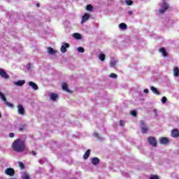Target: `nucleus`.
<instances>
[{
	"label": "nucleus",
	"mask_w": 179,
	"mask_h": 179,
	"mask_svg": "<svg viewBox=\"0 0 179 179\" xmlns=\"http://www.w3.org/2000/svg\"><path fill=\"white\" fill-rule=\"evenodd\" d=\"M99 60H101V62H104V60L106 59V55L104 54H101L99 56Z\"/></svg>",
	"instance_id": "a878e982"
},
{
	"label": "nucleus",
	"mask_w": 179,
	"mask_h": 179,
	"mask_svg": "<svg viewBox=\"0 0 179 179\" xmlns=\"http://www.w3.org/2000/svg\"><path fill=\"white\" fill-rule=\"evenodd\" d=\"M25 128H26L25 124L20 125V127H19V131H24Z\"/></svg>",
	"instance_id": "bb28decb"
},
{
	"label": "nucleus",
	"mask_w": 179,
	"mask_h": 179,
	"mask_svg": "<svg viewBox=\"0 0 179 179\" xmlns=\"http://www.w3.org/2000/svg\"><path fill=\"white\" fill-rule=\"evenodd\" d=\"M132 13H133L132 11H129V12H128V15H129V16H131V15H132Z\"/></svg>",
	"instance_id": "a19ab883"
},
{
	"label": "nucleus",
	"mask_w": 179,
	"mask_h": 179,
	"mask_svg": "<svg viewBox=\"0 0 179 179\" xmlns=\"http://www.w3.org/2000/svg\"><path fill=\"white\" fill-rule=\"evenodd\" d=\"M8 136H9L10 138H14V134H13V133H10V134H8Z\"/></svg>",
	"instance_id": "4c0bfd02"
},
{
	"label": "nucleus",
	"mask_w": 179,
	"mask_h": 179,
	"mask_svg": "<svg viewBox=\"0 0 179 179\" xmlns=\"http://www.w3.org/2000/svg\"><path fill=\"white\" fill-rule=\"evenodd\" d=\"M144 93L148 94V90H147V89L144 90Z\"/></svg>",
	"instance_id": "79ce46f5"
},
{
	"label": "nucleus",
	"mask_w": 179,
	"mask_h": 179,
	"mask_svg": "<svg viewBox=\"0 0 179 179\" xmlns=\"http://www.w3.org/2000/svg\"><path fill=\"white\" fill-rule=\"evenodd\" d=\"M119 27L122 30H127V26L125 23H121V24H120Z\"/></svg>",
	"instance_id": "4be33fe9"
},
{
	"label": "nucleus",
	"mask_w": 179,
	"mask_h": 179,
	"mask_svg": "<svg viewBox=\"0 0 179 179\" xmlns=\"http://www.w3.org/2000/svg\"><path fill=\"white\" fill-rule=\"evenodd\" d=\"M0 77L4 80L10 79V76L6 72V70L0 68Z\"/></svg>",
	"instance_id": "39448f33"
},
{
	"label": "nucleus",
	"mask_w": 179,
	"mask_h": 179,
	"mask_svg": "<svg viewBox=\"0 0 179 179\" xmlns=\"http://www.w3.org/2000/svg\"><path fill=\"white\" fill-rule=\"evenodd\" d=\"M63 45H69L68 43H63Z\"/></svg>",
	"instance_id": "c03bdc74"
},
{
	"label": "nucleus",
	"mask_w": 179,
	"mask_h": 179,
	"mask_svg": "<svg viewBox=\"0 0 179 179\" xmlns=\"http://www.w3.org/2000/svg\"><path fill=\"white\" fill-rule=\"evenodd\" d=\"M78 52H79L80 53H83V52H85V50L83 49V48L79 47V48H78Z\"/></svg>",
	"instance_id": "473e14b6"
},
{
	"label": "nucleus",
	"mask_w": 179,
	"mask_h": 179,
	"mask_svg": "<svg viewBox=\"0 0 179 179\" xmlns=\"http://www.w3.org/2000/svg\"><path fill=\"white\" fill-rule=\"evenodd\" d=\"M22 179H30V176H29V174L27 173H24L23 178Z\"/></svg>",
	"instance_id": "c756f323"
},
{
	"label": "nucleus",
	"mask_w": 179,
	"mask_h": 179,
	"mask_svg": "<svg viewBox=\"0 0 179 179\" xmlns=\"http://www.w3.org/2000/svg\"><path fill=\"white\" fill-rule=\"evenodd\" d=\"M90 155H91V150H87V152H85V154L83 155V159L85 160L88 159Z\"/></svg>",
	"instance_id": "ddd939ff"
},
{
	"label": "nucleus",
	"mask_w": 179,
	"mask_h": 179,
	"mask_svg": "<svg viewBox=\"0 0 179 179\" xmlns=\"http://www.w3.org/2000/svg\"><path fill=\"white\" fill-rule=\"evenodd\" d=\"M17 113L20 115H24V108H23L22 105H17Z\"/></svg>",
	"instance_id": "6e6552de"
},
{
	"label": "nucleus",
	"mask_w": 179,
	"mask_h": 179,
	"mask_svg": "<svg viewBox=\"0 0 179 179\" xmlns=\"http://www.w3.org/2000/svg\"><path fill=\"white\" fill-rule=\"evenodd\" d=\"M86 9H87V10L92 11V10H93V6L90 4H88L86 6Z\"/></svg>",
	"instance_id": "cd10ccee"
},
{
	"label": "nucleus",
	"mask_w": 179,
	"mask_h": 179,
	"mask_svg": "<svg viewBox=\"0 0 179 179\" xmlns=\"http://www.w3.org/2000/svg\"><path fill=\"white\" fill-rule=\"evenodd\" d=\"M69 47L70 46H62V48H60L62 53H66V52H67L66 49L69 48Z\"/></svg>",
	"instance_id": "b1692460"
},
{
	"label": "nucleus",
	"mask_w": 179,
	"mask_h": 179,
	"mask_svg": "<svg viewBox=\"0 0 179 179\" xmlns=\"http://www.w3.org/2000/svg\"><path fill=\"white\" fill-rule=\"evenodd\" d=\"M159 52H162V55H163V57H167V53L166 52V49H164V48H162L159 50Z\"/></svg>",
	"instance_id": "2eb2a0df"
},
{
	"label": "nucleus",
	"mask_w": 179,
	"mask_h": 179,
	"mask_svg": "<svg viewBox=\"0 0 179 179\" xmlns=\"http://www.w3.org/2000/svg\"><path fill=\"white\" fill-rule=\"evenodd\" d=\"M110 78L113 79L117 78V75L116 73H111L110 74Z\"/></svg>",
	"instance_id": "7c9ffc66"
},
{
	"label": "nucleus",
	"mask_w": 179,
	"mask_h": 179,
	"mask_svg": "<svg viewBox=\"0 0 179 179\" xmlns=\"http://www.w3.org/2000/svg\"><path fill=\"white\" fill-rule=\"evenodd\" d=\"M148 144L152 146V148L157 147V140L155 139V137L150 136L148 138Z\"/></svg>",
	"instance_id": "20e7f679"
},
{
	"label": "nucleus",
	"mask_w": 179,
	"mask_h": 179,
	"mask_svg": "<svg viewBox=\"0 0 179 179\" xmlns=\"http://www.w3.org/2000/svg\"><path fill=\"white\" fill-rule=\"evenodd\" d=\"M10 179H15V178H10Z\"/></svg>",
	"instance_id": "a18cd8bd"
},
{
	"label": "nucleus",
	"mask_w": 179,
	"mask_h": 179,
	"mask_svg": "<svg viewBox=\"0 0 179 179\" xmlns=\"http://www.w3.org/2000/svg\"><path fill=\"white\" fill-rule=\"evenodd\" d=\"M159 143L160 145H166L169 143V138L163 137L160 138Z\"/></svg>",
	"instance_id": "9d476101"
},
{
	"label": "nucleus",
	"mask_w": 179,
	"mask_h": 179,
	"mask_svg": "<svg viewBox=\"0 0 179 179\" xmlns=\"http://www.w3.org/2000/svg\"><path fill=\"white\" fill-rule=\"evenodd\" d=\"M173 76L175 77H178L179 76V69L178 67H175L173 69Z\"/></svg>",
	"instance_id": "dca6fc26"
},
{
	"label": "nucleus",
	"mask_w": 179,
	"mask_h": 179,
	"mask_svg": "<svg viewBox=\"0 0 179 179\" xmlns=\"http://www.w3.org/2000/svg\"><path fill=\"white\" fill-rule=\"evenodd\" d=\"M92 163L94 165H98V164H99V159H98L97 157L92 158Z\"/></svg>",
	"instance_id": "6ab92c4d"
},
{
	"label": "nucleus",
	"mask_w": 179,
	"mask_h": 179,
	"mask_svg": "<svg viewBox=\"0 0 179 179\" xmlns=\"http://www.w3.org/2000/svg\"><path fill=\"white\" fill-rule=\"evenodd\" d=\"M125 3L127 5H128V6H130V5H132V3H134V2L131 0H125Z\"/></svg>",
	"instance_id": "c85d7f7f"
},
{
	"label": "nucleus",
	"mask_w": 179,
	"mask_h": 179,
	"mask_svg": "<svg viewBox=\"0 0 179 179\" xmlns=\"http://www.w3.org/2000/svg\"><path fill=\"white\" fill-rule=\"evenodd\" d=\"M166 102H167V98L166 96L162 97V103H166Z\"/></svg>",
	"instance_id": "72a5a7b5"
},
{
	"label": "nucleus",
	"mask_w": 179,
	"mask_h": 179,
	"mask_svg": "<svg viewBox=\"0 0 179 179\" xmlns=\"http://www.w3.org/2000/svg\"><path fill=\"white\" fill-rule=\"evenodd\" d=\"M14 85L19 87L23 86V85H24V80H19L17 82H14Z\"/></svg>",
	"instance_id": "f3484780"
},
{
	"label": "nucleus",
	"mask_w": 179,
	"mask_h": 179,
	"mask_svg": "<svg viewBox=\"0 0 179 179\" xmlns=\"http://www.w3.org/2000/svg\"><path fill=\"white\" fill-rule=\"evenodd\" d=\"M116 64H117V61L116 60H114V59H111L110 61V67H114L116 66Z\"/></svg>",
	"instance_id": "5701e85b"
},
{
	"label": "nucleus",
	"mask_w": 179,
	"mask_h": 179,
	"mask_svg": "<svg viewBox=\"0 0 179 179\" xmlns=\"http://www.w3.org/2000/svg\"><path fill=\"white\" fill-rule=\"evenodd\" d=\"M73 37L76 40H80L82 38V36L79 33H75L73 34Z\"/></svg>",
	"instance_id": "a211bd4d"
},
{
	"label": "nucleus",
	"mask_w": 179,
	"mask_h": 179,
	"mask_svg": "<svg viewBox=\"0 0 179 179\" xmlns=\"http://www.w3.org/2000/svg\"><path fill=\"white\" fill-rule=\"evenodd\" d=\"M31 154L34 156H36V152H35V151H31Z\"/></svg>",
	"instance_id": "58836bf2"
},
{
	"label": "nucleus",
	"mask_w": 179,
	"mask_h": 179,
	"mask_svg": "<svg viewBox=\"0 0 179 179\" xmlns=\"http://www.w3.org/2000/svg\"><path fill=\"white\" fill-rule=\"evenodd\" d=\"M29 87H32L34 90H38V85L33 81L29 82Z\"/></svg>",
	"instance_id": "f8f14e48"
},
{
	"label": "nucleus",
	"mask_w": 179,
	"mask_h": 179,
	"mask_svg": "<svg viewBox=\"0 0 179 179\" xmlns=\"http://www.w3.org/2000/svg\"><path fill=\"white\" fill-rule=\"evenodd\" d=\"M92 136L95 138H98V136H99V134H98L97 133H94Z\"/></svg>",
	"instance_id": "e433bc0d"
},
{
	"label": "nucleus",
	"mask_w": 179,
	"mask_h": 179,
	"mask_svg": "<svg viewBox=\"0 0 179 179\" xmlns=\"http://www.w3.org/2000/svg\"><path fill=\"white\" fill-rule=\"evenodd\" d=\"M57 97H58V96H57V94H51V96H50V99H51V101H55V99H56Z\"/></svg>",
	"instance_id": "393cba45"
},
{
	"label": "nucleus",
	"mask_w": 179,
	"mask_h": 179,
	"mask_svg": "<svg viewBox=\"0 0 179 179\" xmlns=\"http://www.w3.org/2000/svg\"><path fill=\"white\" fill-rule=\"evenodd\" d=\"M0 99L1 100H3V101H4V103L7 106L10 108H13V105L12 103H10L8 101H7V99H6V96H4V94H2L1 92H0Z\"/></svg>",
	"instance_id": "423d86ee"
},
{
	"label": "nucleus",
	"mask_w": 179,
	"mask_h": 179,
	"mask_svg": "<svg viewBox=\"0 0 179 179\" xmlns=\"http://www.w3.org/2000/svg\"><path fill=\"white\" fill-rule=\"evenodd\" d=\"M171 136L173 138H178L179 137V131H178V129H173L171 131Z\"/></svg>",
	"instance_id": "9b49d317"
},
{
	"label": "nucleus",
	"mask_w": 179,
	"mask_h": 179,
	"mask_svg": "<svg viewBox=\"0 0 179 179\" xmlns=\"http://www.w3.org/2000/svg\"><path fill=\"white\" fill-rule=\"evenodd\" d=\"M36 6H37L38 8H39V7H40V3H36Z\"/></svg>",
	"instance_id": "37998d69"
},
{
	"label": "nucleus",
	"mask_w": 179,
	"mask_h": 179,
	"mask_svg": "<svg viewBox=\"0 0 179 179\" xmlns=\"http://www.w3.org/2000/svg\"><path fill=\"white\" fill-rule=\"evenodd\" d=\"M90 17V15H89L88 13H85L83 17H82V21L81 23H86L87 20H89V18Z\"/></svg>",
	"instance_id": "1a4fd4ad"
},
{
	"label": "nucleus",
	"mask_w": 179,
	"mask_h": 179,
	"mask_svg": "<svg viewBox=\"0 0 179 179\" xmlns=\"http://www.w3.org/2000/svg\"><path fill=\"white\" fill-rule=\"evenodd\" d=\"M161 9H159V13H164L167 9H169V4L166 0H162V3L159 4Z\"/></svg>",
	"instance_id": "f03ea898"
},
{
	"label": "nucleus",
	"mask_w": 179,
	"mask_h": 179,
	"mask_svg": "<svg viewBox=\"0 0 179 179\" xmlns=\"http://www.w3.org/2000/svg\"><path fill=\"white\" fill-rule=\"evenodd\" d=\"M62 89H63V90L66 91V92H67V93L70 92V90H69V89H67V84H66V83H63V85L62 86Z\"/></svg>",
	"instance_id": "412c9836"
},
{
	"label": "nucleus",
	"mask_w": 179,
	"mask_h": 179,
	"mask_svg": "<svg viewBox=\"0 0 179 179\" xmlns=\"http://www.w3.org/2000/svg\"><path fill=\"white\" fill-rule=\"evenodd\" d=\"M131 115H132V117H136L137 113L136 110H131Z\"/></svg>",
	"instance_id": "2f4dec72"
},
{
	"label": "nucleus",
	"mask_w": 179,
	"mask_h": 179,
	"mask_svg": "<svg viewBox=\"0 0 179 179\" xmlns=\"http://www.w3.org/2000/svg\"><path fill=\"white\" fill-rule=\"evenodd\" d=\"M4 173L10 177L14 176V169L12 168H7L6 171H4Z\"/></svg>",
	"instance_id": "0eeeda50"
},
{
	"label": "nucleus",
	"mask_w": 179,
	"mask_h": 179,
	"mask_svg": "<svg viewBox=\"0 0 179 179\" xmlns=\"http://www.w3.org/2000/svg\"><path fill=\"white\" fill-rule=\"evenodd\" d=\"M150 179H159L158 176L152 175L151 177H150Z\"/></svg>",
	"instance_id": "f704fd0d"
},
{
	"label": "nucleus",
	"mask_w": 179,
	"mask_h": 179,
	"mask_svg": "<svg viewBox=\"0 0 179 179\" xmlns=\"http://www.w3.org/2000/svg\"><path fill=\"white\" fill-rule=\"evenodd\" d=\"M13 150L15 152H23L26 148L24 141H22L20 138L14 140L13 144L11 145Z\"/></svg>",
	"instance_id": "f257e3e1"
},
{
	"label": "nucleus",
	"mask_w": 179,
	"mask_h": 179,
	"mask_svg": "<svg viewBox=\"0 0 179 179\" xmlns=\"http://www.w3.org/2000/svg\"><path fill=\"white\" fill-rule=\"evenodd\" d=\"M0 118H1V112H0Z\"/></svg>",
	"instance_id": "49530a36"
},
{
	"label": "nucleus",
	"mask_w": 179,
	"mask_h": 179,
	"mask_svg": "<svg viewBox=\"0 0 179 179\" xmlns=\"http://www.w3.org/2000/svg\"><path fill=\"white\" fill-rule=\"evenodd\" d=\"M139 126L141 127V132L143 133V134H146L148 131V127L145 125V123H144L143 121H141Z\"/></svg>",
	"instance_id": "7ed1b4c3"
},
{
	"label": "nucleus",
	"mask_w": 179,
	"mask_h": 179,
	"mask_svg": "<svg viewBox=\"0 0 179 179\" xmlns=\"http://www.w3.org/2000/svg\"><path fill=\"white\" fill-rule=\"evenodd\" d=\"M120 126H123V125H124V123H123V121H122V120H120Z\"/></svg>",
	"instance_id": "ea45409f"
},
{
	"label": "nucleus",
	"mask_w": 179,
	"mask_h": 179,
	"mask_svg": "<svg viewBox=\"0 0 179 179\" xmlns=\"http://www.w3.org/2000/svg\"><path fill=\"white\" fill-rule=\"evenodd\" d=\"M19 167H20V169H24V164H23L22 162H19Z\"/></svg>",
	"instance_id": "c9c22d12"
},
{
	"label": "nucleus",
	"mask_w": 179,
	"mask_h": 179,
	"mask_svg": "<svg viewBox=\"0 0 179 179\" xmlns=\"http://www.w3.org/2000/svg\"><path fill=\"white\" fill-rule=\"evenodd\" d=\"M55 53H57V52L54 50V49L52 48H48V54L51 55H55Z\"/></svg>",
	"instance_id": "aec40b11"
},
{
	"label": "nucleus",
	"mask_w": 179,
	"mask_h": 179,
	"mask_svg": "<svg viewBox=\"0 0 179 179\" xmlns=\"http://www.w3.org/2000/svg\"><path fill=\"white\" fill-rule=\"evenodd\" d=\"M150 90H151V92H152V93H154L157 95H160V92H159V90H157V88H155L154 87H150Z\"/></svg>",
	"instance_id": "4468645a"
}]
</instances>
